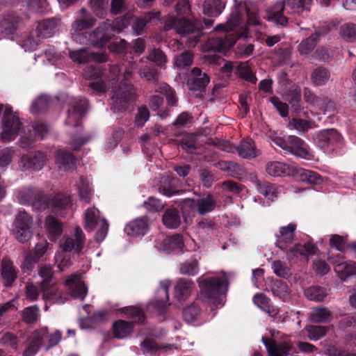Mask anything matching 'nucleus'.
<instances>
[{"label": "nucleus", "mask_w": 356, "mask_h": 356, "mask_svg": "<svg viewBox=\"0 0 356 356\" xmlns=\"http://www.w3.org/2000/svg\"><path fill=\"white\" fill-rule=\"evenodd\" d=\"M49 205L57 210L65 209L71 206V200L69 196L57 194L51 200Z\"/></svg>", "instance_id": "52"}, {"label": "nucleus", "mask_w": 356, "mask_h": 356, "mask_svg": "<svg viewBox=\"0 0 356 356\" xmlns=\"http://www.w3.org/2000/svg\"><path fill=\"white\" fill-rule=\"evenodd\" d=\"M298 175L301 181L311 184H317L321 179V177L317 172L309 170L300 169Z\"/></svg>", "instance_id": "63"}, {"label": "nucleus", "mask_w": 356, "mask_h": 356, "mask_svg": "<svg viewBox=\"0 0 356 356\" xmlns=\"http://www.w3.org/2000/svg\"><path fill=\"white\" fill-rule=\"evenodd\" d=\"M330 71L324 67L319 66L314 69L310 75V79L314 86L325 85L330 79Z\"/></svg>", "instance_id": "36"}, {"label": "nucleus", "mask_w": 356, "mask_h": 356, "mask_svg": "<svg viewBox=\"0 0 356 356\" xmlns=\"http://www.w3.org/2000/svg\"><path fill=\"white\" fill-rule=\"evenodd\" d=\"M272 268L273 273L280 277L287 278L291 275L290 269L285 264L280 260L275 261L272 263Z\"/></svg>", "instance_id": "64"}, {"label": "nucleus", "mask_w": 356, "mask_h": 356, "mask_svg": "<svg viewBox=\"0 0 356 356\" xmlns=\"http://www.w3.org/2000/svg\"><path fill=\"white\" fill-rule=\"evenodd\" d=\"M267 352L270 356H289L290 350L292 348V344L288 341L281 342L276 341L275 339H261Z\"/></svg>", "instance_id": "24"}, {"label": "nucleus", "mask_w": 356, "mask_h": 356, "mask_svg": "<svg viewBox=\"0 0 356 356\" xmlns=\"http://www.w3.org/2000/svg\"><path fill=\"white\" fill-rule=\"evenodd\" d=\"M296 229V225L294 223L280 227L279 232L275 234V246L286 252L293 243Z\"/></svg>", "instance_id": "17"}, {"label": "nucleus", "mask_w": 356, "mask_h": 356, "mask_svg": "<svg viewBox=\"0 0 356 356\" xmlns=\"http://www.w3.org/2000/svg\"><path fill=\"white\" fill-rule=\"evenodd\" d=\"M289 126L296 129L299 133H305L313 127H316L314 122L307 121L303 119L293 118L289 120Z\"/></svg>", "instance_id": "49"}, {"label": "nucleus", "mask_w": 356, "mask_h": 356, "mask_svg": "<svg viewBox=\"0 0 356 356\" xmlns=\"http://www.w3.org/2000/svg\"><path fill=\"white\" fill-rule=\"evenodd\" d=\"M17 197L21 204H32L40 209L46 207V199L42 191L38 188H22L17 191Z\"/></svg>", "instance_id": "13"}, {"label": "nucleus", "mask_w": 356, "mask_h": 356, "mask_svg": "<svg viewBox=\"0 0 356 356\" xmlns=\"http://www.w3.org/2000/svg\"><path fill=\"white\" fill-rule=\"evenodd\" d=\"M49 102V98L47 95H40L33 102L31 112L36 114L45 111L48 108Z\"/></svg>", "instance_id": "57"}, {"label": "nucleus", "mask_w": 356, "mask_h": 356, "mask_svg": "<svg viewBox=\"0 0 356 356\" xmlns=\"http://www.w3.org/2000/svg\"><path fill=\"white\" fill-rule=\"evenodd\" d=\"M69 104L71 108L68 110L65 124L70 127L76 129L75 133H72L70 145L74 150H77L92 138L91 135L85 136L81 135L82 127H81L80 120L86 111L87 100L84 98L79 99L72 98Z\"/></svg>", "instance_id": "1"}, {"label": "nucleus", "mask_w": 356, "mask_h": 356, "mask_svg": "<svg viewBox=\"0 0 356 356\" xmlns=\"http://www.w3.org/2000/svg\"><path fill=\"white\" fill-rule=\"evenodd\" d=\"M247 16V23L250 25L256 26L260 24L261 18L259 15V10L254 3L251 1H234L233 10L228 19V24H232L237 29L243 22L244 15Z\"/></svg>", "instance_id": "7"}, {"label": "nucleus", "mask_w": 356, "mask_h": 356, "mask_svg": "<svg viewBox=\"0 0 356 356\" xmlns=\"http://www.w3.org/2000/svg\"><path fill=\"white\" fill-rule=\"evenodd\" d=\"M266 171L269 175L273 177L289 175L290 172L289 165L279 161L268 163L266 167Z\"/></svg>", "instance_id": "44"}, {"label": "nucleus", "mask_w": 356, "mask_h": 356, "mask_svg": "<svg viewBox=\"0 0 356 356\" xmlns=\"http://www.w3.org/2000/svg\"><path fill=\"white\" fill-rule=\"evenodd\" d=\"M48 131V127L44 123H38L35 125L28 126L24 129L22 135L19 140V146L24 149L34 146L35 137L38 136L42 139Z\"/></svg>", "instance_id": "11"}, {"label": "nucleus", "mask_w": 356, "mask_h": 356, "mask_svg": "<svg viewBox=\"0 0 356 356\" xmlns=\"http://www.w3.org/2000/svg\"><path fill=\"white\" fill-rule=\"evenodd\" d=\"M99 227L95 239L102 242L106 236L109 225L104 218H101L99 211L95 207L88 208L84 213V228L88 232H92Z\"/></svg>", "instance_id": "9"}, {"label": "nucleus", "mask_w": 356, "mask_h": 356, "mask_svg": "<svg viewBox=\"0 0 356 356\" xmlns=\"http://www.w3.org/2000/svg\"><path fill=\"white\" fill-rule=\"evenodd\" d=\"M257 191L264 195L266 198L272 201L277 197L278 193V188L275 185L267 181H264V184Z\"/></svg>", "instance_id": "61"}, {"label": "nucleus", "mask_w": 356, "mask_h": 356, "mask_svg": "<svg viewBox=\"0 0 356 356\" xmlns=\"http://www.w3.org/2000/svg\"><path fill=\"white\" fill-rule=\"evenodd\" d=\"M202 24L193 17H177L170 15L165 21L164 30L174 29L182 37H188V43L191 47L195 46L201 36Z\"/></svg>", "instance_id": "3"}, {"label": "nucleus", "mask_w": 356, "mask_h": 356, "mask_svg": "<svg viewBox=\"0 0 356 356\" xmlns=\"http://www.w3.org/2000/svg\"><path fill=\"white\" fill-rule=\"evenodd\" d=\"M92 12L98 17H104L107 13L108 2L107 0H90Z\"/></svg>", "instance_id": "54"}, {"label": "nucleus", "mask_w": 356, "mask_h": 356, "mask_svg": "<svg viewBox=\"0 0 356 356\" xmlns=\"http://www.w3.org/2000/svg\"><path fill=\"white\" fill-rule=\"evenodd\" d=\"M156 247L159 250L164 252L179 251L184 247L182 236L180 234H175L165 237L161 241H158L156 244Z\"/></svg>", "instance_id": "25"}, {"label": "nucleus", "mask_w": 356, "mask_h": 356, "mask_svg": "<svg viewBox=\"0 0 356 356\" xmlns=\"http://www.w3.org/2000/svg\"><path fill=\"white\" fill-rule=\"evenodd\" d=\"M130 17L131 14L127 13L123 18L117 19L113 24L109 19H106L90 33L88 40L94 46L104 45L115 32L119 33L128 26Z\"/></svg>", "instance_id": "5"}, {"label": "nucleus", "mask_w": 356, "mask_h": 356, "mask_svg": "<svg viewBox=\"0 0 356 356\" xmlns=\"http://www.w3.org/2000/svg\"><path fill=\"white\" fill-rule=\"evenodd\" d=\"M197 282L204 301L216 307L223 305L222 294L225 293L228 289L225 275L221 277H200Z\"/></svg>", "instance_id": "4"}, {"label": "nucleus", "mask_w": 356, "mask_h": 356, "mask_svg": "<svg viewBox=\"0 0 356 356\" xmlns=\"http://www.w3.org/2000/svg\"><path fill=\"white\" fill-rule=\"evenodd\" d=\"M133 323L122 320L115 321L113 325L114 336L118 339H124L133 331Z\"/></svg>", "instance_id": "43"}, {"label": "nucleus", "mask_w": 356, "mask_h": 356, "mask_svg": "<svg viewBox=\"0 0 356 356\" xmlns=\"http://www.w3.org/2000/svg\"><path fill=\"white\" fill-rule=\"evenodd\" d=\"M329 261L334 264V270L341 280L345 281L349 276L356 275V263L343 261L340 254L330 257Z\"/></svg>", "instance_id": "16"}, {"label": "nucleus", "mask_w": 356, "mask_h": 356, "mask_svg": "<svg viewBox=\"0 0 356 356\" xmlns=\"http://www.w3.org/2000/svg\"><path fill=\"white\" fill-rule=\"evenodd\" d=\"M184 207H188L192 210L204 216L213 211L217 205L216 198L212 194L208 193L197 200L186 198L184 200Z\"/></svg>", "instance_id": "12"}, {"label": "nucleus", "mask_w": 356, "mask_h": 356, "mask_svg": "<svg viewBox=\"0 0 356 356\" xmlns=\"http://www.w3.org/2000/svg\"><path fill=\"white\" fill-rule=\"evenodd\" d=\"M47 156L42 152H31L21 157L20 165L23 170H40L45 165Z\"/></svg>", "instance_id": "20"}, {"label": "nucleus", "mask_w": 356, "mask_h": 356, "mask_svg": "<svg viewBox=\"0 0 356 356\" xmlns=\"http://www.w3.org/2000/svg\"><path fill=\"white\" fill-rule=\"evenodd\" d=\"M200 314V309L195 303L191 304L183 310V316L187 323L194 322L197 319Z\"/></svg>", "instance_id": "59"}, {"label": "nucleus", "mask_w": 356, "mask_h": 356, "mask_svg": "<svg viewBox=\"0 0 356 356\" xmlns=\"http://www.w3.org/2000/svg\"><path fill=\"white\" fill-rule=\"evenodd\" d=\"M147 59L154 62L157 66L165 67L167 57L164 52L159 49H152L147 56Z\"/></svg>", "instance_id": "58"}, {"label": "nucleus", "mask_w": 356, "mask_h": 356, "mask_svg": "<svg viewBox=\"0 0 356 356\" xmlns=\"http://www.w3.org/2000/svg\"><path fill=\"white\" fill-rule=\"evenodd\" d=\"M269 287L273 296L279 298L283 301H285L289 297V288L288 285L282 280H272Z\"/></svg>", "instance_id": "41"}, {"label": "nucleus", "mask_w": 356, "mask_h": 356, "mask_svg": "<svg viewBox=\"0 0 356 356\" xmlns=\"http://www.w3.org/2000/svg\"><path fill=\"white\" fill-rule=\"evenodd\" d=\"M328 329V327L321 325H308L306 328L309 338L314 341L325 336Z\"/></svg>", "instance_id": "60"}, {"label": "nucleus", "mask_w": 356, "mask_h": 356, "mask_svg": "<svg viewBox=\"0 0 356 356\" xmlns=\"http://www.w3.org/2000/svg\"><path fill=\"white\" fill-rule=\"evenodd\" d=\"M163 225L169 229H176L181 224V216L176 209H170L165 211L162 217Z\"/></svg>", "instance_id": "42"}, {"label": "nucleus", "mask_w": 356, "mask_h": 356, "mask_svg": "<svg viewBox=\"0 0 356 356\" xmlns=\"http://www.w3.org/2000/svg\"><path fill=\"white\" fill-rule=\"evenodd\" d=\"M188 82L191 90L202 91L209 83V78L206 73L202 72L200 68L194 67L191 70Z\"/></svg>", "instance_id": "29"}, {"label": "nucleus", "mask_w": 356, "mask_h": 356, "mask_svg": "<svg viewBox=\"0 0 356 356\" xmlns=\"http://www.w3.org/2000/svg\"><path fill=\"white\" fill-rule=\"evenodd\" d=\"M178 183L179 179L176 177L163 176L160 181L159 191L168 197L178 194L181 192L177 189Z\"/></svg>", "instance_id": "34"}, {"label": "nucleus", "mask_w": 356, "mask_h": 356, "mask_svg": "<svg viewBox=\"0 0 356 356\" xmlns=\"http://www.w3.org/2000/svg\"><path fill=\"white\" fill-rule=\"evenodd\" d=\"M59 20L56 18H49L39 22L35 32L37 36L41 38L52 37L58 30Z\"/></svg>", "instance_id": "26"}, {"label": "nucleus", "mask_w": 356, "mask_h": 356, "mask_svg": "<svg viewBox=\"0 0 356 356\" xmlns=\"http://www.w3.org/2000/svg\"><path fill=\"white\" fill-rule=\"evenodd\" d=\"M160 14V12H149L140 17H134L131 14L130 19L133 21L131 25L133 31L136 35H141L146 25L152 19L159 18Z\"/></svg>", "instance_id": "30"}, {"label": "nucleus", "mask_w": 356, "mask_h": 356, "mask_svg": "<svg viewBox=\"0 0 356 356\" xmlns=\"http://www.w3.org/2000/svg\"><path fill=\"white\" fill-rule=\"evenodd\" d=\"M78 189L80 198L85 202L88 203L91 197V189L90 188L89 181L87 179L81 176L79 178V184Z\"/></svg>", "instance_id": "55"}, {"label": "nucleus", "mask_w": 356, "mask_h": 356, "mask_svg": "<svg viewBox=\"0 0 356 356\" xmlns=\"http://www.w3.org/2000/svg\"><path fill=\"white\" fill-rule=\"evenodd\" d=\"M132 75V70L127 69L123 76V81L118 88L114 90V94L111 98V109L115 113L124 112L128 104L135 96L134 86L127 83Z\"/></svg>", "instance_id": "6"}, {"label": "nucleus", "mask_w": 356, "mask_h": 356, "mask_svg": "<svg viewBox=\"0 0 356 356\" xmlns=\"http://www.w3.org/2000/svg\"><path fill=\"white\" fill-rule=\"evenodd\" d=\"M322 104L319 106L318 109L323 111L324 113L333 114L339 111V105L332 99L327 97L322 96Z\"/></svg>", "instance_id": "62"}, {"label": "nucleus", "mask_w": 356, "mask_h": 356, "mask_svg": "<svg viewBox=\"0 0 356 356\" xmlns=\"http://www.w3.org/2000/svg\"><path fill=\"white\" fill-rule=\"evenodd\" d=\"M96 23L94 18L86 9L82 8L79 11V17L72 24V31L74 32L81 31L90 29Z\"/></svg>", "instance_id": "27"}, {"label": "nucleus", "mask_w": 356, "mask_h": 356, "mask_svg": "<svg viewBox=\"0 0 356 356\" xmlns=\"http://www.w3.org/2000/svg\"><path fill=\"white\" fill-rule=\"evenodd\" d=\"M313 0H284L278 1L266 10L264 18L271 22L278 28H284L288 24V19L283 15L284 10L290 13L301 14L309 12Z\"/></svg>", "instance_id": "2"}, {"label": "nucleus", "mask_w": 356, "mask_h": 356, "mask_svg": "<svg viewBox=\"0 0 356 356\" xmlns=\"http://www.w3.org/2000/svg\"><path fill=\"white\" fill-rule=\"evenodd\" d=\"M340 35L347 42H356V24L347 23L341 26L340 28Z\"/></svg>", "instance_id": "51"}, {"label": "nucleus", "mask_w": 356, "mask_h": 356, "mask_svg": "<svg viewBox=\"0 0 356 356\" xmlns=\"http://www.w3.org/2000/svg\"><path fill=\"white\" fill-rule=\"evenodd\" d=\"M289 152L302 156L308 154L307 145L303 140L296 136H289Z\"/></svg>", "instance_id": "37"}, {"label": "nucleus", "mask_w": 356, "mask_h": 356, "mask_svg": "<svg viewBox=\"0 0 356 356\" xmlns=\"http://www.w3.org/2000/svg\"><path fill=\"white\" fill-rule=\"evenodd\" d=\"M56 163L60 170L69 171L75 167V158L72 153L60 149L56 152Z\"/></svg>", "instance_id": "32"}, {"label": "nucleus", "mask_w": 356, "mask_h": 356, "mask_svg": "<svg viewBox=\"0 0 356 356\" xmlns=\"http://www.w3.org/2000/svg\"><path fill=\"white\" fill-rule=\"evenodd\" d=\"M65 285L73 298L84 300L88 293V289L81 281L80 274L74 273L70 276L65 280Z\"/></svg>", "instance_id": "23"}, {"label": "nucleus", "mask_w": 356, "mask_h": 356, "mask_svg": "<svg viewBox=\"0 0 356 356\" xmlns=\"http://www.w3.org/2000/svg\"><path fill=\"white\" fill-rule=\"evenodd\" d=\"M316 143L321 148L330 149L341 143L342 137L334 129H323L316 134Z\"/></svg>", "instance_id": "21"}, {"label": "nucleus", "mask_w": 356, "mask_h": 356, "mask_svg": "<svg viewBox=\"0 0 356 356\" xmlns=\"http://www.w3.org/2000/svg\"><path fill=\"white\" fill-rule=\"evenodd\" d=\"M180 273L183 275L194 276L199 272V264L196 259H189L180 265Z\"/></svg>", "instance_id": "50"}, {"label": "nucleus", "mask_w": 356, "mask_h": 356, "mask_svg": "<svg viewBox=\"0 0 356 356\" xmlns=\"http://www.w3.org/2000/svg\"><path fill=\"white\" fill-rule=\"evenodd\" d=\"M49 247L47 241L38 243L32 251H29L24 257L21 268L24 271H29L33 269L36 263L46 254Z\"/></svg>", "instance_id": "15"}, {"label": "nucleus", "mask_w": 356, "mask_h": 356, "mask_svg": "<svg viewBox=\"0 0 356 356\" xmlns=\"http://www.w3.org/2000/svg\"><path fill=\"white\" fill-rule=\"evenodd\" d=\"M27 9L31 13H44L48 11L49 4L47 0H29Z\"/></svg>", "instance_id": "56"}, {"label": "nucleus", "mask_w": 356, "mask_h": 356, "mask_svg": "<svg viewBox=\"0 0 356 356\" xmlns=\"http://www.w3.org/2000/svg\"><path fill=\"white\" fill-rule=\"evenodd\" d=\"M327 295L326 290L318 286H312L305 290V296L312 301L321 302Z\"/></svg>", "instance_id": "47"}, {"label": "nucleus", "mask_w": 356, "mask_h": 356, "mask_svg": "<svg viewBox=\"0 0 356 356\" xmlns=\"http://www.w3.org/2000/svg\"><path fill=\"white\" fill-rule=\"evenodd\" d=\"M215 30L224 31L222 35L210 41L211 48L218 52L231 48L238 39L246 37L245 30L239 32L232 24H228V20L225 24L216 26Z\"/></svg>", "instance_id": "8"}, {"label": "nucleus", "mask_w": 356, "mask_h": 356, "mask_svg": "<svg viewBox=\"0 0 356 356\" xmlns=\"http://www.w3.org/2000/svg\"><path fill=\"white\" fill-rule=\"evenodd\" d=\"M44 226L49 233V239L51 241L56 240L62 234L63 227L61 223L52 216L46 218Z\"/></svg>", "instance_id": "38"}, {"label": "nucleus", "mask_w": 356, "mask_h": 356, "mask_svg": "<svg viewBox=\"0 0 356 356\" xmlns=\"http://www.w3.org/2000/svg\"><path fill=\"white\" fill-rule=\"evenodd\" d=\"M1 128L0 137L3 142L14 140L22 128V123L19 118L13 113L11 108L6 107L3 113Z\"/></svg>", "instance_id": "10"}, {"label": "nucleus", "mask_w": 356, "mask_h": 356, "mask_svg": "<svg viewBox=\"0 0 356 356\" xmlns=\"http://www.w3.org/2000/svg\"><path fill=\"white\" fill-rule=\"evenodd\" d=\"M225 7V3L222 0H206L203 4V12L209 17H217Z\"/></svg>", "instance_id": "39"}, {"label": "nucleus", "mask_w": 356, "mask_h": 356, "mask_svg": "<svg viewBox=\"0 0 356 356\" xmlns=\"http://www.w3.org/2000/svg\"><path fill=\"white\" fill-rule=\"evenodd\" d=\"M235 74L241 79L251 83H255L257 81V79L254 73L252 71L248 62H241L236 63Z\"/></svg>", "instance_id": "40"}, {"label": "nucleus", "mask_w": 356, "mask_h": 356, "mask_svg": "<svg viewBox=\"0 0 356 356\" xmlns=\"http://www.w3.org/2000/svg\"><path fill=\"white\" fill-rule=\"evenodd\" d=\"M225 150L229 152H236L238 156L243 159H252L258 155L254 142L251 138L241 140L236 147L228 145Z\"/></svg>", "instance_id": "22"}, {"label": "nucleus", "mask_w": 356, "mask_h": 356, "mask_svg": "<svg viewBox=\"0 0 356 356\" xmlns=\"http://www.w3.org/2000/svg\"><path fill=\"white\" fill-rule=\"evenodd\" d=\"M1 273L6 286H11L17 277V270L13 262L6 257L1 260Z\"/></svg>", "instance_id": "28"}, {"label": "nucleus", "mask_w": 356, "mask_h": 356, "mask_svg": "<svg viewBox=\"0 0 356 356\" xmlns=\"http://www.w3.org/2000/svg\"><path fill=\"white\" fill-rule=\"evenodd\" d=\"M38 275L42 280L40 282V289L42 291L43 298L51 299L54 293L52 286L54 284L52 267L48 264L42 265L39 268Z\"/></svg>", "instance_id": "18"}, {"label": "nucleus", "mask_w": 356, "mask_h": 356, "mask_svg": "<svg viewBox=\"0 0 356 356\" xmlns=\"http://www.w3.org/2000/svg\"><path fill=\"white\" fill-rule=\"evenodd\" d=\"M48 336L47 327H42L32 332L27 339V346L23 356H34L41 347L44 338Z\"/></svg>", "instance_id": "19"}, {"label": "nucleus", "mask_w": 356, "mask_h": 356, "mask_svg": "<svg viewBox=\"0 0 356 356\" xmlns=\"http://www.w3.org/2000/svg\"><path fill=\"white\" fill-rule=\"evenodd\" d=\"M316 251V247L311 243H306L301 245L300 243L296 244L294 246L289 248L286 253L289 259L294 257L298 258L299 257H307L309 254H314Z\"/></svg>", "instance_id": "33"}, {"label": "nucleus", "mask_w": 356, "mask_h": 356, "mask_svg": "<svg viewBox=\"0 0 356 356\" xmlns=\"http://www.w3.org/2000/svg\"><path fill=\"white\" fill-rule=\"evenodd\" d=\"M309 319L317 323H325L331 321V312L326 307H317L309 314Z\"/></svg>", "instance_id": "45"}, {"label": "nucleus", "mask_w": 356, "mask_h": 356, "mask_svg": "<svg viewBox=\"0 0 356 356\" xmlns=\"http://www.w3.org/2000/svg\"><path fill=\"white\" fill-rule=\"evenodd\" d=\"M156 92L165 96L168 104L170 106H175L177 104V98L175 91L167 83H161L156 89Z\"/></svg>", "instance_id": "48"}, {"label": "nucleus", "mask_w": 356, "mask_h": 356, "mask_svg": "<svg viewBox=\"0 0 356 356\" xmlns=\"http://www.w3.org/2000/svg\"><path fill=\"white\" fill-rule=\"evenodd\" d=\"M148 229L147 219L145 218H137L129 224L124 228L125 232L129 236L144 235Z\"/></svg>", "instance_id": "35"}, {"label": "nucleus", "mask_w": 356, "mask_h": 356, "mask_svg": "<svg viewBox=\"0 0 356 356\" xmlns=\"http://www.w3.org/2000/svg\"><path fill=\"white\" fill-rule=\"evenodd\" d=\"M319 34L316 32L307 38L301 41L298 47V51L302 55H307L312 52L317 44Z\"/></svg>", "instance_id": "46"}, {"label": "nucleus", "mask_w": 356, "mask_h": 356, "mask_svg": "<svg viewBox=\"0 0 356 356\" xmlns=\"http://www.w3.org/2000/svg\"><path fill=\"white\" fill-rule=\"evenodd\" d=\"M33 225L32 217L25 211H20L17 214L15 221L14 227L20 228H30L31 229Z\"/></svg>", "instance_id": "53"}, {"label": "nucleus", "mask_w": 356, "mask_h": 356, "mask_svg": "<svg viewBox=\"0 0 356 356\" xmlns=\"http://www.w3.org/2000/svg\"><path fill=\"white\" fill-rule=\"evenodd\" d=\"M85 240V235L82 229L79 227H76L72 236H63L60 241L59 247L65 252L74 251L79 253L84 246Z\"/></svg>", "instance_id": "14"}, {"label": "nucleus", "mask_w": 356, "mask_h": 356, "mask_svg": "<svg viewBox=\"0 0 356 356\" xmlns=\"http://www.w3.org/2000/svg\"><path fill=\"white\" fill-rule=\"evenodd\" d=\"M194 287V282L189 279L180 278L175 287V296L179 300L188 298Z\"/></svg>", "instance_id": "31"}]
</instances>
